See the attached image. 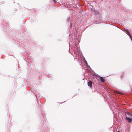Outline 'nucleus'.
Segmentation results:
<instances>
[{
    "label": "nucleus",
    "mask_w": 132,
    "mask_h": 132,
    "mask_svg": "<svg viewBox=\"0 0 132 132\" xmlns=\"http://www.w3.org/2000/svg\"><path fill=\"white\" fill-rule=\"evenodd\" d=\"M53 1L54 2H56V1L55 0H53Z\"/></svg>",
    "instance_id": "7"
},
{
    "label": "nucleus",
    "mask_w": 132,
    "mask_h": 132,
    "mask_svg": "<svg viewBox=\"0 0 132 132\" xmlns=\"http://www.w3.org/2000/svg\"><path fill=\"white\" fill-rule=\"evenodd\" d=\"M128 115H130L132 116V112H131V113L128 112Z\"/></svg>",
    "instance_id": "6"
},
{
    "label": "nucleus",
    "mask_w": 132,
    "mask_h": 132,
    "mask_svg": "<svg viewBox=\"0 0 132 132\" xmlns=\"http://www.w3.org/2000/svg\"><path fill=\"white\" fill-rule=\"evenodd\" d=\"M119 75L120 76V78H123V74L122 72L120 73L119 74Z\"/></svg>",
    "instance_id": "5"
},
{
    "label": "nucleus",
    "mask_w": 132,
    "mask_h": 132,
    "mask_svg": "<svg viewBox=\"0 0 132 132\" xmlns=\"http://www.w3.org/2000/svg\"><path fill=\"white\" fill-rule=\"evenodd\" d=\"M126 118L127 120L129 122H130L132 121V118L127 117V116H126Z\"/></svg>",
    "instance_id": "3"
},
{
    "label": "nucleus",
    "mask_w": 132,
    "mask_h": 132,
    "mask_svg": "<svg viewBox=\"0 0 132 132\" xmlns=\"http://www.w3.org/2000/svg\"><path fill=\"white\" fill-rule=\"evenodd\" d=\"M124 30L126 31V32H127V33L129 35H130V32L129 31V30L127 29H124Z\"/></svg>",
    "instance_id": "4"
},
{
    "label": "nucleus",
    "mask_w": 132,
    "mask_h": 132,
    "mask_svg": "<svg viewBox=\"0 0 132 132\" xmlns=\"http://www.w3.org/2000/svg\"><path fill=\"white\" fill-rule=\"evenodd\" d=\"M98 78L100 79V81L102 82H104L105 81V79L103 77L99 76Z\"/></svg>",
    "instance_id": "2"
},
{
    "label": "nucleus",
    "mask_w": 132,
    "mask_h": 132,
    "mask_svg": "<svg viewBox=\"0 0 132 132\" xmlns=\"http://www.w3.org/2000/svg\"><path fill=\"white\" fill-rule=\"evenodd\" d=\"M88 85L90 87L92 88V82L90 81H89L88 82Z\"/></svg>",
    "instance_id": "1"
}]
</instances>
